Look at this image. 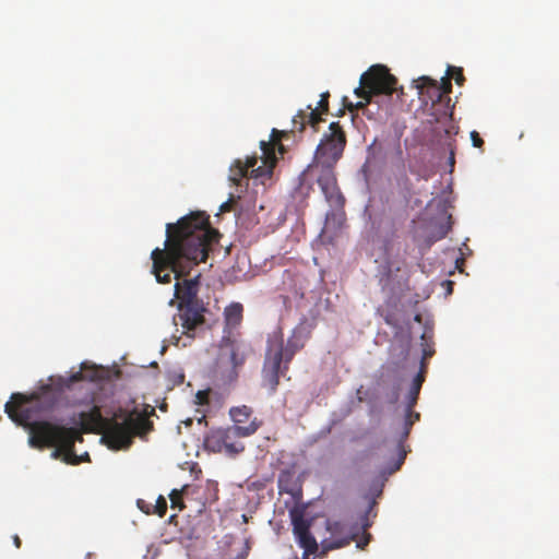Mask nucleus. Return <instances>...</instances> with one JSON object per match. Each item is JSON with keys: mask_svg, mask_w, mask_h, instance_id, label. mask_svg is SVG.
Listing matches in <instances>:
<instances>
[{"mask_svg": "<svg viewBox=\"0 0 559 559\" xmlns=\"http://www.w3.org/2000/svg\"><path fill=\"white\" fill-rule=\"evenodd\" d=\"M329 98H330L329 92L322 93L320 96V100L318 103V107L316 109H319L321 112L326 114L329 111Z\"/></svg>", "mask_w": 559, "mask_h": 559, "instance_id": "obj_27", "label": "nucleus"}, {"mask_svg": "<svg viewBox=\"0 0 559 559\" xmlns=\"http://www.w3.org/2000/svg\"><path fill=\"white\" fill-rule=\"evenodd\" d=\"M199 284L200 275L177 282L175 285V296L179 304L201 302L198 299Z\"/></svg>", "mask_w": 559, "mask_h": 559, "instance_id": "obj_16", "label": "nucleus"}, {"mask_svg": "<svg viewBox=\"0 0 559 559\" xmlns=\"http://www.w3.org/2000/svg\"><path fill=\"white\" fill-rule=\"evenodd\" d=\"M309 190H310V187H305L304 185H300V187L295 191V193H294V195H293L294 200H295V201H297V200H299V199L301 200V198H302V197L306 194V192H307V191H309ZM298 205H299V206L307 207V206H309V203H308V202L302 203V202L300 201V203H299Z\"/></svg>", "mask_w": 559, "mask_h": 559, "instance_id": "obj_28", "label": "nucleus"}, {"mask_svg": "<svg viewBox=\"0 0 559 559\" xmlns=\"http://www.w3.org/2000/svg\"><path fill=\"white\" fill-rule=\"evenodd\" d=\"M156 513L163 518L166 514L167 511V502L166 499L163 496H159L156 501Z\"/></svg>", "mask_w": 559, "mask_h": 559, "instance_id": "obj_29", "label": "nucleus"}, {"mask_svg": "<svg viewBox=\"0 0 559 559\" xmlns=\"http://www.w3.org/2000/svg\"><path fill=\"white\" fill-rule=\"evenodd\" d=\"M370 525L367 514L360 521L350 513L326 519L325 530L329 536L321 540V555L348 546L356 540L361 531L366 532Z\"/></svg>", "mask_w": 559, "mask_h": 559, "instance_id": "obj_6", "label": "nucleus"}, {"mask_svg": "<svg viewBox=\"0 0 559 559\" xmlns=\"http://www.w3.org/2000/svg\"><path fill=\"white\" fill-rule=\"evenodd\" d=\"M413 408L414 407H409L408 405L406 406V414H405L404 421L401 426V429H399L396 431L395 448L399 451V459L395 462L394 467L391 469V472H395V471L400 469L402 464L404 463V460L406 457V452L403 447L404 441L407 439V437L411 432L412 426L417 420H419V417H420L419 413L413 412Z\"/></svg>", "mask_w": 559, "mask_h": 559, "instance_id": "obj_13", "label": "nucleus"}, {"mask_svg": "<svg viewBox=\"0 0 559 559\" xmlns=\"http://www.w3.org/2000/svg\"><path fill=\"white\" fill-rule=\"evenodd\" d=\"M450 165H454V151L453 148L450 150V157H449Z\"/></svg>", "mask_w": 559, "mask_h": 559, "instance_id": "obj_38", "label": "nucleus"}, {"mask_svg": "<svg viewBox=\"0 0 559 559\" xmlns=\"http://www.w3.org/2000/svg\"><path fill=\"white\" fill-rule=\"evenodd\" d=\"M285 134V131L273 129L270 140L260 142L262 152L260 157L253 154L246 156L245 159L237 158L233 162L229 167L228 180L236 187V191L229 193V198L218 206V210L255 209L258 191H248V182L252 180L254 186L260 185L262 191H265L267 182L272 180L273 169L277 163L275 150L278 148L280 153L284 152L281 141Z\"/></svg>", "mask_w": 559, "mask_h": 559, "instance_id": "obj_3", "label": "nucleus"}, {"mask_svg": "<svg viewBox=\"0 0 559 559\" xmlns=\"http://www.w3.org/2000/svg\"><path fill=\"white\" fill-rule=\"evenodd\" d=\"M361 84L367 85L369 92L374 95H391L395 92L397 80L384 66H372L361 75Z\"/></svg>", "mask_w": 559, "mask_h": 559, "instance_id": "obj_9", "label": "nucleus"}, {"mask_svg": "<svg viewBox=\"0 0 559 559\" xmlns=\"http://www.w3.org/2000/svg\"><path fill=\"white\" fill-rule=\"evenodd\" d=\"M346 224V212H326L320 238L324 243L333 245Z\"/></svg>", "mask_w": 559, "mask_h": 559, "instance_id": "obj_14", "label": "nucleus"}, {"mask_svg": "<svg viewBox=\"0 0 559 559\" xmlns=\"http://www.w3.org/2000/svg\"><path fill=\"white\" fill-rule=\"evenodd\" d=\"M308 174L318 177V185L331 210H343L346 199L337 186L334 170H319L318 173Z\"/></svg>", "mask_w": 559, "mask_h": 559, "instance_id": "obj_11", "label": "nucleus"}, {"mask_svg": "<svg viewBox=\"0 0 559 559\" xmlns=\"http://www.w3.org/2000/svg\"><path fill=\"white\" fill-rule=\"evenodd\" d=\"M248 550L249 546L248 543H246L243 551L240 555H238L236 559H245L248 556Z\"/></svg>", "mask_w": 559, "mask_h": 559, "instance_id": "obj_35", "label": "nucleus"}, {"mask_svg": "<svg viewBox=\"0 0 559 559\" xmlns=\"http://www.w3.org/2000/svg\"><path fill=\"white\" fill-rule=\"evenodd\" d=\"M313 323L302 318L293 329L286 344H284L282 332L269 336L262 367V383L271 393L276 391L280 378L286 376L290 361L305 347L311 337Z\"/></svg>", "mask_w": 559, "mask_h": 559, "instance_id": "obj_5", "label": "nucleus"}, {"mask_svg": "<svg viewBox=\"0 0 559 559\" xmlns=\"http://www.w3.org/2000/svg\"><path fill=\"white\" fill-rule=\"evenodd\" d=\"M258 207H259V210H260V211H263V210H264V205H263V204H259V206H258Z\"/></svg>", "mask_w": 559, "mask_h": 559, "instance_id": "obj_41", "label": "nucleus"}, {"mask_svg": "<svg viewBox=\"0 0 559 559\" xmlns=\"http://www.w3.org/2000/svg\"><path fill=\"white\" fill-rule=\"evenodd\" d=\"M169 499L171 502V508H178L179 510H182L185 508L183 501H182V490L174 489L169 493Z\"/></svg>", "mask_w": 559, "mask_h": 559, "instance_id": "obj_24", "label": "nucleus"}, {"mask_svg": "<svg viewBox=\"0 0 559 559\" xmlns=\"http://www.w3.org/2000/svg\"><path fill=\"white\" fill-rule=\"evenodd\" d=\"M415 320L420 321V316L416 314Z\"/></svg>", "mask_w": 559, "mask_h": 559, "instance_id": "obj_42", "label": "nucleus"}, {"mask_svg": "<svg viewBox=\"0 0 559 559\" xmlns=\"http://www.w3.org/2000/svg\"><path fill=\"white\" fill-rule=\"evenodd\" d=\"M460 262H461V263H463V262H464V259H462V258H461V259H457V260H456V266H457V267H459V263H460Z\"/></svg>", "mask_w": 559, "mask_h": 559, "instance_id": "obj_40", "label": "nucleus"}, {"mask_svg": "<svg viewBox=\"0 0 559 559\" xmlns=\"http://www.w3.org/2000/svg\"><path fill=\"white\" fill-rule=\"evenodd\" d=\"M308 109H310L309 112H305L300 110L294 118H293V131H304L306 124H310L316 131L318 124L322 121L321 112L319 109H314L311 106H308Z\"/></svg>", "mask_w": 559, "mask_h": 559, "instance_id": "obj_17", "label": "nucleus"}, {"mask_svg": "<svg viewBox=\"0 0 559 559\" xmlns=\"http://www.w3.org/2000/svg\"><path fill=\"white\" fill-rule=\"evenodd\" d=\"M242 312L243 307L239 302H233L229 306H227L224 310L225 328H237L242 321ZM224 333L225 335L223 337V343L226 344V329H224Z\"/></svg>", "mask_w": 559, "mask_h": 559, "instance_id": "obj_18", "label": "nucleus"}, {"mask_svg": "<svg viewBox=\"0 0 559 559\" xmlns=\"http://www.w3.org/2000/svg\"><path fill=\"white\" fill-rule=\"evenodd\" d=\"M230 361L235 368L242 366L246 360L245 345L237 342L230 343Z\"/></svg>", "mask_w": 559, "mask_h": 559, "instance_id": "obj_21", "label": "nucleus"}, {"mask_svg": "<svg viewBox=\"0 0 559 559\" xmlns=\"http://www.w3.org/2000/svg\"><path fill=\"white\" fill-rule=\"evenodd\" d=\"M419 84L417 88L419 90V94L421 96L425 95V91L428 94L429 98L435 102H441L443 97H448V95L452 91L451 80L443 79L442 84L438 85V83L427 76H423L419 79Z\"/></svg>", "mask_w": 559, "mask_h": 559, "instance_id": "obj_15", "label": "nucleus"}, {"mask_svg": "<svg viewBox=\"0 0 559 559\" xmlns=\"http://www.w3.org/2000/svg\"><path fill=\"white\" fill-rule=\"evenodd\" d=\"M451 218H452V216H451V214H449L448 217H447V222L441 224L439 226V228L431 234V239L433 241L440 240V239L444 238L448 235V233L452 228Z\"/></svg>", "mask_w": 559, "mask_h": 559, "instance_id": "obj_23", "label": "nucleus"}, {"mask_svg": "<svg viewBox=\"0 0 559 559\" xmlns=\"http://www.w3.org/2000/svg\"><path fill=\"white\" fill-rule=\"evenodd\" d=\"M343 103H344V106H345L349 111H355V110H358V109H362V108H365V106L368 104L366 100H365V102H358V103H356V104H353L352 102H348V99H347L346 97H344Z\"/></svg>", "mask_w": 559, "mask_h": 559, "instance_id": "obj_30", "label": "nucleus"}, {"mask_svg": "<svg viewBox=\"0 0 559 559\" xmlns=\"http://www.w3.org/2000/svg\"><path fill=\"white\" fill-rule=\"evenodd\" d=\"M471 140L473 142V145L475 147H481L484 145V140L480 138L479 133L477 131L471 132Z\"/></svg>", "mask_w": 559, "mask_h": 559, "instance_id": "obj_32", "label": "nucleus"}, {"mask_svg": "<svg viewBox=\"0 0 559 559\" xmlns=\"http://www.w3.org/2000/svg\"><path fill=\"white\" fill-rule=\"evenodd\" d=\"M154 414L151 405H144L141 411L138 407L132 411L119 407L112 418H105L100 409L94 406L80 414V425L85 432L102 431L109 449L121 450L129 448L135 436L146 435L153 429L148 418Z\"/></svg>", "mask_w": 559, "mask_h": 559, "instance_id": "obj_4", "label": "nucleus"}, {"mask_svg": "<svg viewBox=\"0 0 559 559\" xmlns=\"http://www.w3.org/2000/svg\"><path fill=\"white\" fill-rule=\"evenodd\" d=\"M165 248L151 253L153 273L158 283H170L187 275L192 265L204 262L221 234L210 224L206 212H189L176 224H167Z\"/></svg>", "mask_w": 559, "mask_h": 559, "instance_id": "obj_1", "label": "nucleus"}, {"mask_svg": "<svg viewBox=\"0 0 559 559\" xmlns=\"http://www.w3.org/2000/svg\"><path fill=\"white\" fill-rule=\"evenodd\" d=\"M425 365L423 361L420 362V370L414 378L407 395V404L409 407H414L418 401L419 392L425 381Z\"/></svg>", "mask_w": 559, "mask_h": 559, "instance_id": "obj_19", "label": "nucleus"}, {"mask_svg": "<svg viewBox=\"0 0 559 559\" xmlns=\"http://www.w3.org/2000/svg\"><path fill=\"white\" fill-rule=\"evenodd\" d=\"M392 271H393V266H392V264H389V265L386 266V272H385V274H384V275H385V277H382V278H381V282H383V283H384V286L389 285Z\"/></svg>", "mask_w": 559, "mask_h": 559, "instance_id": "obj_34", "label": "nucleus"}, {"mask_svg": "<svg viewBox=\"0 0 559 559\" xmlns=\"http://www.w3.org/2000/svg\"><path fill=\"white\" fill-rule=\"evenodd\" d=\"M346 133L340 122H331L329 131L323 134L317 147L314 160L308 167V173L334 170L335 164L342 157L346 146Z\"/></svg>", "mask_w": 559, "mask_h": 559, "instance_id": "obj_8", "label": "nucleus"}, {"mask_svg": "<svg viewBox=\"0 0 559 559\" xmlns=\"http://www.w3.org/2000/svg\"><path fill=\"white\" fill-rule=\"evenodd\" d=\"M179 313L175 317V323L180 324L186 334L194 331L198 325L204 323V307L202 302L179 304Z\"/></svg>", "mask_w": 559, "mask_h": 559, "instance_id": "obj_12", "label": "nucleus"}, {"mask_svg": "<svg viewBox=\"0 0 559 559\" xmlns=\"http://www.w3.org/2000/svg\"><path fill=\"white\" fill-rule=\"evenodd\" d=\"M370 538H371V535L370 534H365V536L357 540V548L359 549H365V547L369 544L370 542Z\"/></svg>", "mask_w": 559, "mask_h": 559, "instance_id": "obj_33", "label": "nucleus"}, {"mask_svg": "<svg viewBox=\"0 0 559 559\" xmlns=\"http://www.w3.org/2000/svg\"><path fill=\"white\" fill-rule=\"evenodd\" d=\"M355 94L360 97V98H364L367 103H370L371 102V97L373 96L371 94V92H369V88L367 87V85L365 84H361L355 88Z\"/></svg>", "mask_w": 559, "mask_h": 559, "instance_id": "obj_26", "label": "nucleus"}, {"mask_svg": "<svg viewBox=\"0 0 559 559\" xmlns=\"http://www.w3.org/2000/svg\"><path fill=\"white\" fill-rule=\"evenodd\" d=\"M195 402L199 405L209 404V391H198L195 394Z\"/></svg>", "mask_w": 559, "mask_h": 559, "instance_id": "obj_31", "label": "nucleus"}, {"mask_svg": "<svg viewBox=\"0 0 559 559\" xmlns=\"http://www.w3.org/2000/svg\"><path fill=\"white\" fill-rule=\"evenodd\" d=\"M423 341V358L421 362L424 361L425 370L427 369L426 360L431 358L435 355L433 349V343H432V336L429 334V332L426 330L421 335Z\"/></svg>", "mask_w": 559, "mask_h": 559, "instance_id": "obj_22", "label": "nucleus"}, {"mask_svg": "<svg viewBox=\"0 0 559 559\" xmlns=\"http://www.w3.org/2000/svg\"><path fill=\"white\" fill-rule=\"evenodd\" d=\"M223 213H224L223 211H219V212H217V214H216V215H217V216H219V215H221V214H223Z\"/></svg>", "mask_w": 559, "mask_h": 559, "instance_id": "obj_43", "label": "nucleus"}, {"mask_svg": "<svg viewBox=\"0 0 559 559\" xmlns=\"http://www.w3.org/2000/svg\"><path fill=\"white\" fill-rule=\"evenodd\" d=\"M261 425L262 421L254 417L247 426L233 425L226 428L211 429L204 438V447L214 453L237 455L245 450L243 443L238 439L252 436Z\"/></svg>", "mask_w": 559, "mask_h": 559, "instance_id": "obj_7", "label": "nucleus"}, {"mask_svg": "<svg viewBox=\"0 0 559 559\" xmlns=\"http://www.w3.org/2000/svg\"><path fill=\"white\" fill-rule=\"evenodd\" d=\"M84 378L82 372H76L71 377L72 382L81 381Z\"/></svg>", "mask_w": 559, "mask_h": 559, "instance_id": "obj_36", "label": "nucleus"}, {"mask_svg": "<svg viewBox=\"0 0 559 559\" xmlns=\"http://www.w3.org/2000/svg\"><path fill=\"white\" fill-rule=\"evenodd\" d=\"M293 534L298 545L304 549V558L318 551V543L310 532L311 521L305 518L304 511L294 509L290 511Z\"/></svg>", "mask_w": 559, "mask_h": 559, "instance_id": "obj_10", "label": "nucleus"}, {"mask_svg": "<svg viewBox=\"0 0 559 559\" xmlns=\"http://www.w3.org/2000/svg\"><path fill=\"white\" fill-rule=\"evenodd\" d=\"M60 392L50 384L43 385L38 393L26 396L13 393L5 404L9 418L28 431V444L35 449L55 448L53 457L66 453L67 462L73 455L76 440H82L80 431L73 427H64L47 420H39L43 414L50 412L58 403Z\"/></svg>", "mask_w": 559, "mask_h": 559, "instance_id": "obj_2", "label": "nucleus"}, {"mask_svg": "<svg viewBox=\"0 0 559 559\" xmlns=\"http://www.w3.org/2000/svg\"><path fill=\"white\" fill-rule=\"evenodd\" d=\"M185 381V374L183 373H179L178 377H177V381L176 383L177 384H180Z\"/></svg>", "mask_w": 559, "mask_h": 559, "instance_id": "obj_39", "label": "nucleus"}, {"mask_svg": "<svg viewBox=\"0 0 559 559\" xmlns=\"http://www.w3.org/2000/svg\"><path fill=\"white\" fill-rule=\"evenodd\" d=\"M229 415L234 425L245 426L243 424L249 421L252 416V408L247 405L231 407Z\"/></svg>", "mask_w": 559, "mask_h": 559, "instance_id": "obj_20", "label": "nucleus"}, {"mask_svg": "<svg viewBox=\"0 0 559 559\" xmlns=\"http://www.w3.org/2000/svg\"><path fill=\"white\" fill-rule=\"evenodd\" d=\"M13 543H14V545H15V547H16V548H20V547H21V543H22V542H21V539H20V537H19L17 535H14V536H13Z\"/></svg>", "mask_w": 559, "mask_h": 559, "instance_id": "obj_37", "label": "nucleus"}, {"mask_svg": "<svg viewBox=\"0 0 559 559\" xmlns=\"http://www.w3.org/2000/svg\"><path fill=\"white\" fill-rule=\"evenodd\" d=\"M447 73L451 79H454L457 85H462L465 81L462 68L449 67Z\"/></svg>", "mask_w": 559, "mask_h": 559, "instance_id": "obj_25", "label": "nucleus"}]
</instances>
